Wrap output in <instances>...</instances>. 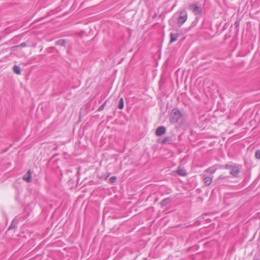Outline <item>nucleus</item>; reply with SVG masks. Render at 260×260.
<instances>
[{
    "instance_id": "obj_13",
    "label": "nucleus",
    "mask_w": 260,
    "mask_h": 260,
    "mask_svg": "<svg viewBox=\"0 0 260 260\" xmlns=\"http://www.w3.org/2000/svg\"><path fill=\"white\" fill-rule=\"evenodd\" d=\"M66 41L64 40L60 39L56 41V44L59 46L65 47Z\"/></svg>"
},
{
    "instance_id": "obj_16",
    "label": "nucleus",
    "mask_w": 260,
    "mask_h": 260,
    "mask_svg": "<svg viewBox=\"0 0 260 260\" xmlns=\"http://www.w3.org/2000/svg\"><path fill=\"white\" fill-rule=\"evenodd\" d=\"M216 169H213L212 168H209L207 169H206L205 172L210 173L211 174H213L215 172Z\"/></svg>"
},
{
    "instance_id": "obj_4",
    "label": "nucleus",
    "mask_w": 260,
    "mask_h": 260,
    "mask_svg": "<svg viewBox=\"0 0 260 260\" xmlns=\"http://www.w3.org/2000/svg\"><path fill=\"white\" fill-rule=\"evenodd\" d=\"M187 18V15L186 11L183 10L180 13L179 17L178 19V23L181 25L186 20Z\"/></svg>"
},
{
    "instance_id": "obj_18",
    "label": "nucleus",
    "mask_w": 260,
    "mask_h": 260,
    "mask_svg": "<svg viewBox=\"0 0 260 260\" xmlns=\"http://www.w3.org/2000/svg\"><path fill=\"white\" fill-rule=\"evenodd\" d=\"M256 158L260 159V150H257L255 153Z\"/></svg>"
},
{
    "instance_id": "obj_3",
    "label": "nucleus",
    "mask_w": 260,
    "mask_h": 260,
    "mask_svg": "<svg viewBox=\"0 0 260 260\" xmlns=\"http://www.w3.org/2000/svg\"><path fill=\"white\" fill-rule=\"evenodd\" d=\"M188 9L195 15H201L202 13V9L198 3L192 4L189 6Z\"/></svg>"
},
{
    "instance_id": "obj_5",
    "label": "nucleus",
    "mask_w": 260,
    "mask_h": 260,
    "mask_svg": "<svg viewBox=\"0 0 260 260\" xmlns=\"http://www.w3.org/2000/svg\"><path fill=\"white\" fill-rule=\"evenodd\" d=\"M229 178V176H228L221 175L215 180V183L217 185H223V182H222V180H228Z\"/></svg>"
},
{
    "instance_id": "obj_8",
    "label": "nucleus",
    "mask_w": 260,
    "mask_h": 260,
    "mask_svg": "<svg viewBox=\"0 0 260 260\" xmlns=\"http://www.w3.org/2000/svg\"><path fill=\"white\" fill-rule=\"evenodd\" d=\"M31 172L29 170L23 176V179L27 182L31 181Z\"/></svg>"
},
{
    "instance_id": "obj_21",
    "label": "nucleus",
    "mask_w": 260,
    "mask_h": 260,
    "mask_svg": "<svg viewBox=\"0 0 260 260\" xmlns=\"http://www.w3.org/2000/svg\"><path fill=\"white\" fill-rule=\"evenodd\" d=\"M26 45H27L26 43L25 42H24V43H22L20 44V45H19L17 47H26Z\"/></svg>"
},
{
    "instance_id": "obj_2",
    "label": "nucleus",
    "mask_w": 260,
    "mask_h": 260,
    "mask_svg": "<svg viewBox=\"0 0 260 260\" xmlns=\"http://www.w3.org/2000/svg\"><path fill=\"white\" fill-rule=\"evenodd\" d=\"M181 117L180 111L177 109H174L170 115V121L171 123L177 122Z\"/></svg>"
},
{
    "instance_id": "obj_12",
    "label": "nucleus",
    "mask_w": 260,
    "mask_h": 260,
    "mask_svg": "<svg viewBox=\"0 0 260 260\" xmlns=\"http://www.w3.org/2000/svg\"><path fill=\"white\" fill-rule=\"evenodd\" d=\"M17 221H16L15 219H13L9 226L8 230H13L15 229L17 227Z\"/></svg>"
},
{
    "instance_id": "obj_14",
    "label": "nucleus",
    "mask_w": 260,
    "mask_h": 260,
    "mask_svg": "<svg viewBox=\"0 0 260 260\" xmlns=\"http://www.w3.org/2000/svg\"><path fill=\"white\" fill-rule=\"evenodd\" d=\"M13 72L18 75H19L21 73V70L19 66H14L13 67Z\"/></svg>"
},
{
    "instance_id": "obj_11",
    "label": "nucleus",
    "mask_w": 260,
    "mask_h": 260,
    "mask_svg": "<svg viewBox=\"0 0 260 260\" xmlns=\"http://www.w3.org/2000/svg\"><path fill=\"white\" fill-rule=\"evenodd\" d=\"M171 201V199L170 198H167L164 199L160 203L161 207H165L167 204H168L169 203H170Z\"/></svg>"
},
{
    "instance_id": "obj_7",
    "label": "nucleus",
    "mask_w": 260,
    "mask_h": 260,
    "mask_svg": "<svg viewBox=\"0 0 260 260\" xmlns=\"http://www.w3.org/2000/svg\"><path fill=\"white\" fill-rule=\"evenodd\" d=\"M177 174L181 176H185L187 175L186 171L180 166L178 167V169L176 171Z\"/></svg>"
},
{
    "instance_id": "obj_1",
    "label": "nucleus",
    "mask_w": 260,
    "mask_h": 260,
    "mask_svg": "<svg viewBox=\"0 0 260 260\" xmlns=\"http://www.w3.org/2000/svg\"><path fill=\"white\" fill-rule=\"evenodd\" d=\"M220 169L224 168L225 169L230 170V174L232 175L234 177H238L239 172L240 169L238 166L236 165H228L226 164L224 166H221Z\"/></svg>"
},
{
    "instance_id": "obj_20",
    "label": "nucleus",
    "mask_w": 260,
    "mask_h": 260,
    "mask_svg": "<svg viewBox=\"0 0 260 260\" xmlns=\"http://www.w3.org/2000/svg\"><path fill=\"white\" fill-rule=\"evenodd\" d=\"M116 179V176H112L109 179V181L111 183H114Z\"/></svg>"
},
{
    "instance_id": "obj_22",
    "label": "nucleus",
    "mask_w": 260,
    "mask_h": 260,
    "mask_svg": "<svg viewBox=\"0 0 260 260\" xmlns=\"http://www.w3.org/2000/svg\"><path fill=\"white\" fill-rule=\"evenodd\" d=\"M236 24L237 25H239V23L238 22V21H236Z\"/></svg>"
},
{
    "instance_id": "obj_6",
    "label": "nucleus",
    "mask_w": 260,
    "mask_h": 260,
    "mask_svg": "<svg viewBox=\"0 0 260 260\" xmlns=\"http://www.w3.org/2000/svg\"><path fill=\"white\" fill-rule=\"evenodd\" d=\"M166 131V128L164 126H160L156 128L155 134L157 136H160L165 134Z\"/></svg>"
},
{
    "instance_id": "obj_17",
    "label": "nucleus",
    "mask_w": 260,
    "mask_h": 260,
    "mask_svg": "<svg viewBox=\"0 0 260 260\" xmlns=\"http://www.w3.org/2000/svg\"><path fill=\"white\" fill-rule=\"evenodd\" d=\"M107 101H106L98 109V111H101L104 110Z\"/></svg>"
},
{
    "instance_id": "obj_19",
    "label": "nucleus",
    "mask_w": 260,
    "mask_h": 260,
    "mask_svg": "<svg viewBox=\"0 0 260 260\" xmlns=\"http://www.w3.org/2000/svg\"><path fill=\"white\" fill-rule=\"evenodd\" d=\"M170 138H168V137H165L164 138H163L161 141V144H165L166 142H167L168 141H170Z\"/></svg>"
},
{
    "instance_id": "obj_15",
    "label": "nucleus",
    "mask_w": 260,
    "mask_h": 260,
    "mask_svg": "<svg viewBox=\"0 0 260 260\" xmlns=\"http://www.w3.org/2000/svg\"><path fill=\"white\" fill-rule=\"evenodd\" d=\"M118 107L119 109H122L124 107V102L123 98L119 100Z\"/></svg>"
},
{
    "instance_id": "obj_23",
    "label": "nucleus",
    "mask_w": 260,
    "mask_h": 260,
    "mask_svg": "<svg viewBox=\"0 0 260 260\" xmlns=\"http://www.w3.org/2000/svg\"><path fill=\"white\" fill-rule=\"evenodd\" d=\"M254 260H258V259L255 258V259H254Z\"/></svg>"
},
{
    "instance_id": "obj_9",
    "label": "nucleus",
    "mask_w": 260,
    "mask_h": 260,
    "mask_svg": "<svg viewBox=\"0 0 260 260\" xmlns=\"http://www.w3.org/2000/svg\"><path fill=\"white\" fill-rule=\"evenodd\" d=\"M179 36V34L178 33L176 34H173V33H170V41L169 42V44H171L173 42L176 41L178 37Z\"/></svg>"
},
{
    "instance_id": "obj_10",
    "label": "nucleus",
    "mask_w": 260,
    "mask_h": 260,
    "mask_svg": "<svg viewBox=\"0 0 260 260\" xmlns=\"http://www.w3.org/2000/svg\"><path fill=\"white\" fill-rule=\"evenodd\" d=\"M213 177L206 176L204 178V182L207 185H209L212 181Z\"/></svg>"
}]
</instances>
